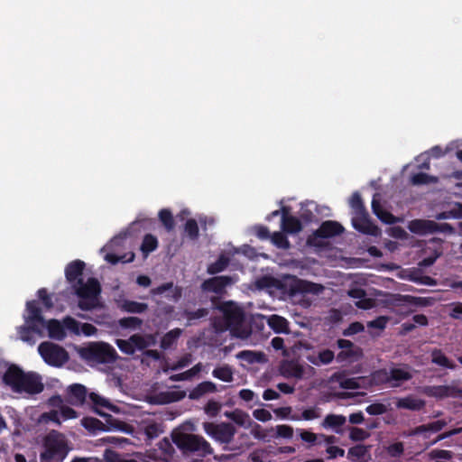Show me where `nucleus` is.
<instances>
[{
	"label": "nucleus",
	"instance_id": "obj_58",
	"mask_svg": "<svg viewBox=\"0 0 462 462\" xmlns=\"http://www.w3.org/2000/svg\"><path fill=\"white\" fill-rule=\"evenodd\" d=\"M221 409V404L216 401H209L205 406V412L210 416H216Z\"/></svg>",
	"mask_w": 462,
	"mask_h": 462
},
{
	"label": "nucleus",
	"instance_id": "obj_7",
	"mask_svg": "<svg viewBox=\"0 0 462 462\" xmlns=\"http://www.w3.org/2000/svg\"><path fill=\"white\" fill-rule=\"evenodd\" d=\"M48 404L51 409L42 413L36 419V422L39 425L53 423L60 426L63 421L78 417V413L72 408L63 403L60 396L50 398Z\"/></svg>",
	"mask_w": 462,
	"mask_h": 462
},
{
	"label": "nucleus",
	"instance_id": "obj_24",
	"mask_svg": "<svg viewBox=\"0 0 462 462\" xmlns=\"http://www.w3.org/2000/svg\"><path fill=\"white\" fill-rule=\"evenodd\" d=\"M438 224L431 220L415 219L409 223L411 232L418 235H426L437 232Z\"/></svg>",
	"mask_w": 462,
	"mask_h": 462
},
{
	"label": "nucleus",
	"instance_id": "obj_35",
	"mask_svg": "<svg viewBox=\"0 0 462 462\" xmlns=\"http://www.w3.org/2000/svg\"><path fill=\"white\" fill-rule=\"evenodd\" d=\"M267 324L276 333H288L289 332V322L288 320L279 315H271L267 317Z\"/></svg>",
	"mask_w": 462,
	"mask_h": 462
},
{
	"label": "nucleus",
	"instance_id": "obj_1",
	"mask_svg": "<svg viewBox=\"0 0 462 462\" xmlns=\"http://www.w3.org/2000/svg\"><path fill=\"white\" fill-rule=\"evenodd\" d=\"M24 325L18 328L21 340L33 345L36 342L34 336L43 337L45 331L48 336L55 340H62L66 337V331L76 336H95L97 329L89 323H81L71 317H66L62 321L57 319L44 320L42 310L35 300L28 301L24 313Z\"/></svg>",
	"mask_w": 462,
	"mask_h": 462
},
{
	"label": "nucleus",
	"instance_id": "obj_34",
	"mask_svg": "<svg viewBox=\"0 0 462 462\" xmlns=\"http://www.w3.org/2000/svg\"><path fill=\"white\" fill-rule=\"evenodd\" d=\"M295 287L302 294L319 295L324 291L322 285L302 280L298 281Z\"/></svg>",
	"mask_w": 462,
	"mask_h": 462
},
{
	"label": "nucleus",
	"instance_id": "obj_63",
	"mask_svg": "<svg viewBox=\"0 0 462 462\" xmlns=\"http://www.w3.org/2000/svg\"><path fill=\"white\" fill-rule=\"evenodd\" d=\"M451 312L450 317L456 319H462V303L457 302L450 305Z\"/></svg>",
	"mask_w": 462,
	"mask_h": 462
},
{
	"label": "nucleus",
	"instance_id": "obj_9",
	"mask_svg": "<svg viewBox=\"0 0 462 462\" xmlns=\"http://www.w3.org/2000/svg\"><path fill=\"white\" fill-rule=\"evenodd\" d=\"M349 205L352 209V224L355 229L363 234L373 236H378L381 235L379 227L374 225L368 218V215L365 209L361 197L357 192L351 196Z\"/></svg>",
	"mask_w": 462,
	"mask_h": 462
},
{
	"label": "nucleus",
	"instance_id": "obj_13",
	"mask_svg": "<svg viewBox=\"0 0 462 462\" xmlns=\"http://www.w3.org/2000/svg\"><path fill=\"white\" fill-rule=\"evenodd\" d=\"M203 430L208 436L220 444H229L236 434L235 427L227 422H204Z\"/></svg>",
	"mask_w": 462,
	"mask_h": 462
},
{
	"label": "nucleus",
	"instance_id": "obj_60",
	"mask_svg": "<svg viewBox=\"0 0 462 462\" xmlns=\"http://www.w3.org/2000/svg\"><path fill=\"white\" fill-rule=\"evenodd\" d=\"M300 437L302 441L314 444L318 439V435L308 430H299Z\"/></svg>",
	"mask_w": 462,
	"mask_h": 462
},
{
	"label": "nucleus",
	"instance_id": "obj_56",
	"mask_svg": "<svg viewBox=\"0 0 462 462\" xmlns=\"http://www.w3.org/2000/svg\"><path fill=\"white\" fill-rule=\"evenodd\" d=\"M192 362V356L190 354H186L182 357H180L176 363L171 365V370H178L184 368L190 365Z\"/></svg>",
	"mask_w": 462,
	"mask_h": 462
},
{
	"label": "nucleus",
	"instance_id": "obj_54",
	"mask_svg": "<svg viewBox=\"0 0 462 462\" xmlns=\"http://www.w3.org/2000/svg\"><path fill=\"white\" fill-rule=\"evenodd\" d=\"M185 231L191 239H195L199 236L198 224L194 219H189L185 225Z\"/></svg>",
	"mask_w": 462,
	"mask_h": 462
},
{
	"label": "nucleus",
	"instance_id": "obj_22",
	"mask_svg": "<svg viewBox=\"0 0 462 462\" xmlns=\"http://www.w3.org/2000/svg\"><path fill=\"white\" fill-rule=\"evenodd\" d=\"M411 377L412 373L408 367H396L390 370L389 374L385 378V382H387L391 387H397Z\"/></svg>",
	"mask_w": 462,
	"mask_h": 462
},
{
	"label": "nucleus",
	"instance_id": "obj_64",
	"mask_svg": "<svg viewBox=\"0 0 462 462\" xmlns=\"http://www.w3.org/2000/svg\"><path fill=\"white\" fill-rule=\"evenodd\" d=\"M104 458L106 462H120L122 457L120 455L111 449H106L104 452Z\"/></svg>",
	"mask_w": 462,
	"mask_h": 462
},
{
	"label": "nucleus",
	"instance_id": "obj_25",
	"mask_svg": "<svg viewBox=\"0 0 462 462\" xmlns=\"http://www.w3.org/2000/svg\"><path fill=\"white\" fill-rule=\"evenodd\" d=\"M352 299L356 300V306L363 310H370L375 306L374 300L365 297V291L360 288H353L347 291Z\"/></svg>",
	"mask_w": 462,
	"mask_h": 462
},
{
	"label": "nucleus",
	"instance_id": "obj_2",
	"mask_svg": "<svg viewBox=\"0 0 462 462\" xmlns=\"http://www.w3.org/2000/svg\"><path fill=\"white\" fill-rule=\"evenodd\" d=\"M85 263L76 260L69 263L65 269L67 281L71 284L77 296L79 297V307L82 310H90L99 308L100 302V285L97 279L83 278V269Z\"/></svg>",
	"mask_w": 462,
	"mask_h": 462
},
{
	"label": "nucleus",
	"instance_id": "obj_48",
	"mask_svg": "<svg viewBox=\"0 0 462 462\" xmlns=\"http://www.w3.org/2000/svg\"><path fill=\"white\" fill-rule=\"evenodd\" d=\"M370 436L369 432L364 429L352 427L349 429V438L354 441H362Z\"/></svg>",
	"mask_w": 462,
	"mask_h": 462
},
{
	"label": "nucleus",
	"instance_id": "obj_40",
	"mask_svg": "<svg viewBox=\"0 0 462 462\" xmlns=\"http://www.w3.org/2000/svg\"><path fill=\"white\" fill-rule=\"evenodd\" d=\"M431 357L432 362L438 365L449 369H455L456 367L440 350H434L431 354Z\"/></svg>",
	"mask_w": 462,
	"mask_h": 462
},
{
	"label": "nucleus",
	"instance_id": "obj_26",
	"mask_svg": "<svg viewBox=\"0 0 462 462\" xmlns=\"http://www.w3.org/2000/svg\"><path fill=\"white\" fill-rule=\"evenodd\" d=\"M372 208L373 212L377 216V217L385 224H393L399 219L392 215L390 212L384 210L380 204V195L375 194L372 200Z\"/></svg>",
	"mask_w": 462,
	"mask_h": 462
},
{
	"label": "nucleus",
	"instance_id": "obj_12",
	"mask_svg": "<svg viewBox=\"0 0 462 462\" xmlns=\"http://www.w3.org/2000/svg\"><path fill=\"white\" fill-rule=\"evenodd\" d=\"M126 235L127 232L119 234L101 249V253L104 254V258L106 262L115 264L118 262L127 263L134 260V254L132 252L125 254H120L119 253V247L122 245V242L126 237Z\"/></svg>",
	"mask_w": 462,
	"mask_h": 462
},
{
	"label": "nucleus",
	"instance_id": "obj_27",
	"mask_svg": "<svg viewBox=\"0 0 462 462\" xmlns=\"http://www.w3.org/2000/svg\"><path fill=\"white\" fill-rule=\"evenodd\" d=\"M68 401L72 405H81L87 398V389L82 384H72L68 388Z\"/></svg>",
	"mask_w": 462,
	"mask_h": 462
},
{
	"label": "nucleus",
	"instance_id": "obj_33",
	"mask_svg": "<svg viewBox=\"0 0 462 462\" xmlns=\"http://www.w3.org/2000/svg\"><path fill=\"white\" fill-rule=\"evenodd\" d=\"M134 346L136 350H143L156 344V337L151 334H135L131 337Z\"/></svg>",
	"mask_w": 462,
	"mask_h": 462
},
{
	"label": "nucleus",
	"instance_id": "obj_19",
	"mask_svg": "<svg viewBox=\"0 0 462 462\" xmlns=\"http://www.w3.org/2000/svg\"><path fill=\"white\" fill-rule=\"evenodd\" d=\"M380 375L381 374H374V377L362 376L353 378H341L339 381V385L341 388L350 390L367 389L373 385L375 380V376L380 377Z\"/></svg>",
	"mask_w": 462,
	"mask_h": 462
},
{
	"label": "nucleus",
	"instance_id": "obj_55",
	"mask_svg": "<svg viewBox=\"0 0 462 462\" xmlns=\"http://www.w3.org/2000/svg\"><path fill=\"white\" fill-rule=\"evenodd\" d=\"M275 431L278 437L291 439L293 436V429L289 425H277Z\"/></svg>",
	"mask_w": 462,
	"mask_h": 462
},
{
	"label": "nucleus",
	"instance_id": "obj_17",
	"mask_svg": "<svg viewBox=\"0 0 462 462\" xmlns=\"http://www.w3.org/2000/svg\"><path fill=\"white\" fill-rule=\"evenodd\" d=\"M312 370L313 369L310 366L304 367L302 365L293 361L283 363L280 368L281 374L285 378L297 379H301L310 375Z\"/></svg>",
	"mask_w": 462,
	"mask_h": 462
},
{
	"label": "nucleus",
	"instance_id": "obj_39",
	"mask_svg": "<svg viewBox=\"0 0 462 462\" xmlns=\"http://www.w3.org/2000/svg\"><path fill=\"white\" fill-rule=\"evenodd\" d=\"M445 425H446L445 420H439L430 422L427 425H422V426L418 427L415 430L414 433L415 434H422V433H426L428 431L438 432V431L441 430Z\"/></svg>",
	"mask_w": 462,
	"mask_h": 462
},
{
	"label": "nucleus",
	"instance_id": "obj_4",
	"mask_svg": "<svg viewBox=\"0 0 462 462\" xmlns=\"http://www.w3.org/2000/svg\"><path fill=\"white\" fill-rule=\"evenodd\" d=\"M4 382L18 393L37 394L42 392L41 377L34 373L24 374L17 366H10L4 374Z\"/></svg>",
	"mask_w": 462,
	"mask_h": 462
},
{
	"label": "nucleus",
	"instance_id": "obj_53",
	"mask_svg": "<svg viewBox=\"0 0 462 462\" xmlns=\"http://www.w3.org/2000/svg\"><path fill=\"white\" fill-rule=\"evenodd\" d=\"M253 416L255 420L262 422H266L273 419L272 413L265 409H255L253 411Z\"/></svg>",
	"mask_w": 462,
	"mask_h": 462
},
{
	"label": "nucleus",
	"instance_id": "obj_41",
	"mask_svg": "<svg viewBox=\"0 0 462 462\" xmlns=\"http://www.w3.org/2000/svg\"><path fill=\"white\" fill-rule=\"evenodd\" d=\"M391 402H387L385 403L383 402H375L368 405L365 409L366 412L370 415H382L390 411Z\"/></svg>",
	"mask_w": 462,
	"mask_h": 462
},
{
	"label": "nucleus",
	"instance_id": "obj_21",
	"mask_svg": "<svg viewBox=\"0 0 462 462\" xmlns=\"http://www.w3.org/2000/svg\"><path fill=\"white\" fill-rule=\"evenodd\" d=\"M395 407L412 411H420L425 406V401L421 398L410 394L401 398H394Z\"/></svg>",
	"mask_w": 462,
	"mask_h": 462
},
{
	"label": "nucleus",
	"instance_id": "obj_18",
	"mask_svg": "<svg viewBox=\"0 0 462 462\" xmlns=\"http://www.w3.org/2000/svg\"><path fill=\"white\" fill-rule=\"evenodd\" d=\"M139 430L143 431L147 439H152L162 432V424L152 416H145L137 421Z\"/></svg>",
	"mask_w": 462,
	"mask_h": 462
},
{
	"label": "nucleus",
	"instance_id": "obj_38",
	"mask_svg": "<svg viewBox=\"0 0 462 462\" xmlns=\"http://www.w3.org/2000/svg\"><path fill=\"white\" fill-rule=\"evenodd\" d=\"M119 307L126 311V312H131V313H143L147 309H148V306L146 303H143V302H137V301H134V300H123L119 303Z\"/></svg>",
	"mask_w": 462,
	"mask_h": 462
},
{
	"label": "nucleus",
	"instance_id": "obj_42",
	"mask_svg": "<svg viewBox=\"0 0 462 462\" xmlns=\"http://www.w3.org/2000/svg\"><path fill=\"white\" fill-rule=\"evenodd\" d=\"M181 330L179 328L168 332L162 339L161 346L164 349L170 348L180 336Z\"/></svg>",
	"mask_w": 462,
	"mask_h": 462
},
{
	"label": "nucleus",
	"instance_id": "obj_59",
	"mask_svg": "<svg viewBox=\"0 0 462 462\" xmlns=\"http://www.w3.org/2000/svg\"><path fill=\"white\" fill-rule=\"evenodd\" d=\"M388 320H389V318L381 316L372 321H369L367 323V327L374 328H378V329H383L385 328Z\"/></svg>",
	"mask_w": 462,
	"mask_h": 462
},
{
	"label": "nucleus",
	"instance_id": "obj_29",
	"mask_svg": "<svg viewBox=\"0 0 462 462\" xmlns=\"http://www.w3.org/2000/svg\"><path fill=\"white\" fill-rule=\"evenodd\" d=\"M216 392H217V384L210 381H205L199 383L195 388H193L189 392V397L192 400H197L207 393H213Z\"/></svg>",
	"mask_w": 462,
	"mask_h": 462
},
{
	"label": "nucleus",
	"instance_id": "obj_44",
	"mask_svg": "<svg viewBox=\"0 0 462 462\" xmlns=\"http://www.w3.org/2000/svg\"><path fill=\"white\" fill-rule=\"evenodd\" d=\"M200 373H208L207 365H203L202 363H198L190 369L183 372L182 378H187L188 380H191L197 376Z\"/></svg>",
	"mask_w": 462,
	"mask_h": 462
},
{
	"label": "nucleus",
	"instance_id": "obj_8",
	"mask_svg": "<svg viewBox=\"0 0 462 462\" xmlns=\"http://www.w3.org/2000/svg\"><path fill=\"white\" fill-rule=\"evenodd\" d=\"M79 356L90 365L109 364L116 359V351L105 342H91L78 348Z\"/></svg>",
	"mask_w": 462,
	"mask_h": 462
},
{
	"label": "nucleus",
	"instance_id": "obj_43",
	"mask_svg": "<svg viewBox=\"0 0 462 462\" xmlns=\"http://www.w3.org/2000/svg\"><path fill=\"white\" fill-rule=\"evenodd\" d=\"M158 241L157 238L152 235H147L143 238L141 250L143 254H148L157 248Z\"/></svg>",
	"mask_w": 462,
	"mask_h": 462
},
{
	"label": "nucleus",
	"instance_id": "obj_50",
	"mask_svg": "<svg viewBox=\"0 0 462 462\" xmlns=\"http://www.w3.org/2000/svg\"><path fill=\"white\" fill-rule=\"evenodd\" d=\"M228 263V258L221 255L218 260L208 266L209 273H217L223 271Z\"/></svg>",
	"mask_w": 462,
	"mask_h": 462
},
{
	"label": "nucleus",
	"instance_id": "obj_23",
	"mask_svg": "<svg viewBox=\"0 0 462 462\" xmlns=\"http://www.w3.org/2000/svg\"><path fill=\"white\" fill-rule=\"evenodd\" d=\"M235 281L228 276H217L205 281L202 287L205 291H213L216 293H222L224 289L234 283Z\"/></svg>",
	"mask_w": 462,
	"mask_h": 462
},
{
	"label": "nucleus",
	"instance_id": "obj_5",
	"mask_svg": "<svg viewBox=\"0 0 462 462\" xmlns=\"http://www.w3.org/2000/svg\"><path fill=\"white\" fill-rule=\"evenodd\" d=\"M224 317V324L216 327L220 329H228L238 338L245 339L251 334V329L245 321L243 310L234 302H226L219 307Z\"/></svg>",
	"mask_w": 462,
	"mask_h": 462
},
{
	"label": "nucleus",
	"instance_id": "obj_16",
	"mask_svg": "<svg viewBox=\"0 0 462 462\" xmlns=\"http://www.w3.org/2000/svg\"><path fill=\"white\" fill-rule=\"evenodd\" d=\"M185 396L183 392L173 390L152 391L146 396L148 402L152 404H168L181 400Z\"/></svg>",
	"mask_w": 462,
	"mask_h": 462
},
{
	"label": "nucleus",
	"instance_id": "obj_11",
	"mask_svg": "<svg viewBox=\"0 0 462 462\" xmlns=\"http://www.w3.org/2000/svg\"><path fill=\"white\" fill-rule=\"evenodd\" d=\"M38 352L50 365L60 367L69 360L68 352L51 342H43L38 346Z\"/></svg>",
	"mask_w": 462,
	"mask_h": 462
},
{
	"label": "nucleus",
	"instance_id": "obj_52",
	"mask_svg": "<svg viewBox=\"0 0 462 462\" xmlns=\"http://www.w3.org/2000/svg\"><path fill=\"white\" fill-rule=\"evenodd\" d=\"M437 179L432 176H429L426 173H418L411 177V182L414 185L427 184L430 182H436Z\"/></svg>",
	"mask_w": 462,
	"mask_h": 462
},
{
	"label": "nucleus",
	"instance_id": "obj_62",
	"mask_svg": "<svg viewBox=\"0 0 462 462\" xmlns=\"http://www.w3.org/2000/svg\"><path fill=\"white\" fill-rule=\"evenodd\" d=\"M430 457L432 458H439V459L448 460L452 457V453L448 450L434 449L430 452Z\"/></svg>",
	"mask_w": 462,
	"mask_h": 462
},
{
	"label": "nucleus",
	"instance_id": "obj_15",
	"mask_svg": "<svg viewBox=\"0 0 462 462\" xmlns=\"http://www.w3.org/2000/svg\"><path fill=\"white\" fill-rule=\"evenodd\" d=\"M150 294L152 297L155 298L158 304L162 302L161 299H158L159 297H164L169 301L177 302L181 297V290L174 285L173 282H166L152 289Z\"/></svg>",
	"mask_w": 462,
	"mask_h": 462
},
{
	"label": "nucleus",
	"instance_id": "obj_14",
	"mask_svg": "<svg viewBox=\"0 0 462 462\" xmlns=\"http://www.w3.org/2000/svg\"><path fill=\"white\" fill-rule=\"evenodd\" d=\"M304 349V357L313 365L321 366L330 364L335 357V354L330 349H314L309 344H301Z\"/></svg>",
	"mask_w": 462,
	"mask_h": 462
},
{
	"label": "nucleus",
	"instance_id": "obj_37",
	"mask_svg": "<svg viewBox=\"0 0 462 462\" xmlns=\"http://www.w3.org/2000/svg\"><path fill=\"white\" fill-rule=\"evenodd\" d=\"M348 458L354 462H367L369 459L368 449L365 446L357 445L348 450Z\"/></svg>",
	"mask_w": 462,
	"mask_h": 462
},
{
	"label": "nucleus",
	"instance_id": "obj_36",
	"mask_svg": "<svg viewBox=\"0 0 462 462\" xmlns=\"http://www.w3.org/2000/svg\"><path fill=\"white\" fill-rule=\"evenodd\" d=\"M212 375L225 383H231L234 381V371L228 365L217 366L212 371Z\"/></svg>",
	"mask_w": 462,
	"mask_h": 462
},
{
	"label": "nucleus",
	"instance_id": "obj_51",
	"mask_svg": "<svg viewBox=\"0 0 462 462\" xmlns=\"http://www.w3.org/2000/svg\"><path fill=\"white\" fill-rule=\"evenodd\" d=\"M116 345L122 352L127 355H133L135 352L134 343L132 342L131 337L128 340L117 339Z\"/></svg>",
	"mask_w": 462,
	"mask_h": 462
},
{
	"label": "nucleus",
	"instance_id": "obj_49",
	"mask_svg": "<svg viewBox=\"0 0 462 462\" xmlns=\"http://www.w3.org/2000/svg\"><path fill=\"white\" fill-rule=\"evenodd\" d=\"M272 242L279 248L287 249L290 243L287 237L281 232H274L271 237Z\"/></svg>",
	"mask_w": 462,
	"mask_h": 462
},
{
	"label": "nucleus",
	"instance_id": "obj_46",
	"mask_svg": "<svg viewBox=\"0 0 462 462\" xmlns=\"http://www.w3.org/2000/svg\"><path fill=\"white\" fill-rule=\"evenodd\" d=\"M261 354L250 350L241 351L236 354V358L245 360L249 364L259 362L261 359Z\"/></svg>",
	"mask_w": 462,
	"mask_h": 462
},
{
	"label": "nucleus",
	"instance_id": "obj_3",
	"mask_svg": "<svg viewBox=\"0 0 462 462\" xmlns=\"http://www.w3.org/2000/svg\"><path fill=\"white\" fill-rule=\"evenodd\" d=\"M89 400L94 405L95 411L101 416L106 418V424L94 418H84L81 420V425L90 431H120L126 434L133 435V426L113 418L103 411V409L119 412V408L110 402V401L96 393H91L88 395Z\"/></svg>",
	"mask_w": 462,
	"mask_h": 462
},
{
	"label": "nucleus",
	"instance_id": "obj_10",
	"mask_svg": "<svg viewBox=\"0 0 462 462\" xmlns=\"http://www.w3.org/2000/svg\"><path fill=\"white\" fill-rule=\"evenodd\" d=\"M172 441L178 448L186 451L198 452L202 456L213 453L210 444L199 435L176 430L172 433Z\"/></svg>",
	"mask_w": 462,
	"mask_h": 462
},
{
	"label": "nucleus",
	"instance_id": "obj_47",
	"mask_svg": "<svg viewBox=\"0 0 462 462\" xmlns=\"http://www.w3.org/2000/svg\"><path fill=\"white\" fill-rule=\"evenodd\" d=\"M159 217L168 231H171L173 229L174 221H173V217H172L171 211H169L168 209H162L159 212Z\"/></svg>",
	"mask_w": 462,
	"mask_h": 462
},
{
	"label": "nucleus",
	"instance_id": "obj_61",
	"mask_svg": "<svg viewBox=\"0 0 462 462\" xmlns=\"http://www.w3.org/2000/svg\"><path fill=\"white\" fill-rule=\"evenodd\" d=\"M387 233L389 234V236L395 238L404 239L408 236L406 231L400 226H393L388 228Z\"/></svg>",
	"mask_w": 462,
	"mask_h": 462
},
{
	"label": "nucleus",
	"instance_id": "obj_57",
	"mask_svg": "<svg viewBox=\"0 0 462 462\" xmlns=\"http://www.w3.org/2000/svg\"><path fill=\"white\" fill-rule=\"evenodd\" d=\"M299 417L300 418V420H312L319 418L320 412H319V410L317 408H310V409L304 410L302 411L301 415L300 416L299 415Z\"/></svg>",
	"mask_w": 462,
	"mask_h": 462
},
{
	"label": "nucleus",
	"instance_id": "obj_32",
	"mask_svg": "<svg viewBox=\"0 0 462 462\" xmlns=\"http://www.w3.org/2000/svg\"><path fill=\"white\" fill-rule=\"evenodd\" d=\"M346 419L343 415L328 414L323 420L321 426L324 429H331L335 432H341L340 428L346 423Z\"/></svg>",
	"mask_w": 462,
	"mask_h": 462
},
{
	"label": "nucleus",
	"instance_id": "obj_31",
	"mask_svg": "<svg viewBox=\"0 0 462 462\" xmlns=\"http://www.w3.org/2000/svg\"><path fill=\"white\" fill-rule=\"evenodd\" d=\"M225 416L233 420L236 424L245 429L252 427L254 424L250 416L241 410H235L229 412L226 411Z\"/></svg>",
	"mask_w": 462,
	"mask_h": 462
},
{
	"label": "nucleus",
	"instance_id": "obj_28",
	"mask_svg": "<svg viewBox=\"0 0 462 462\" xmlns=\"http://www.w3.org/2000/svg\"><path fill=\"white\" fill-rule=\"evenodd\" d=\"M282 228L289 234L298 233L301 229L300 220L289 215L288 209L283 208L282 210Z\"/></svg>",
	"mask_w": 462,
	"mask_h": 462
},
{
	"label": "nucleus",
	"instance_id": "obj_30",
	"mask_svg": "<svg viewBox=\"0 0 462 462\" xmlns=\"http://www.w3.org/2000/svg\"><path fill=\"white\" fill-rule=\"evenodd\" d=\"M342 231L343 227L337 222L326 221L316 231V235L320 237H330L340 234Z\"/></svg>",
	"mask_w": 462,
	"mask_h": 462
},
{
	"label": "nucleus",
	"instance_id": "obj_45",
	"mask_svg": "<svg viewBox=\"0 0 462 462\" xmlns=\"http://www.w3.org/2000/svg\"><path fill=\"white\" fill-rule=\"evenodd\" d=\"M274 414L283 420H300L299 415H292V409L290 406L280 407L273 410Z\"/></svg>",
	"mask_w": 462,
	"mask_h": 462
},
{
	"label": "nucleus",
	"instance_id": "obj_6",
	"mask_svg": "<svg viewBox=\"0 0 462 462\" xmlns=\"http://www.w3.org/2000/svg\"><path fill=\"white\" fill-rule=\"evenodd\" d=\"M42 447L41 462H61L70 450L65 435L57 430H51L44 437Z\"/></svg>",
	"mask_w": 462,
	"mask_h": 462
},
{
	"label": "nucleus",
	"instance_id": "obj_20",
	"mask_svg": "<svg viewBox=\"0 0 462 462\" xmlns=\"http://www.w3.org/2000/svg\"><path fill=\"white\" fill-rule=\"evenodd\" d=\"M386 303L392 306H428L430 304V300L426 298H416L410 295L392 294L389 296Z\"/></svg>",
	"mask_w": 462,
	"mask_h": 462
}]
</instances>
